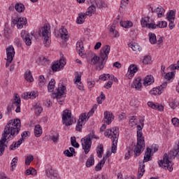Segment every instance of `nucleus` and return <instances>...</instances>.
I'll return each mask as SVG.
<instances>
[{
  "label": "nucleus",
  "mask_w": 179,
  "mask_h": 179,
  "mask_svg": "<svg viewBox=\"0 0 179 179\" xmlns=\"http://www.w3.org/2000/svg\"><path fill=\"white\" fill-rule=\"evenodd\" d=\"M22 127L20 119H14L10 120L6 125L3 133L2 134V137L0 140V156L3 155L5 152V147L6 148V145L5 143L8 139H10V138H15L17 135L20 132V128ZM8 135H10L8 137Z\"/></svg>",
  "instance_id": "obj_1"
},
{
  "label": "nucleus",
  "mask_w": 179,
  "mask_h": 179,
  "mask_svg": "<svg viewBox=\"0 0 179 179\" xmlns=\"http://www.w3.org/2000/svg\"><path fill=\"white\" fill-rule=\"evenodd\" d=\"M111 47L109 45L103 46L100 50L99 57L96 54H92L87 59V62L90 65H94L96 71H102L104 69V65L108 59V54H110Z\"/></svg>",
  "instance_id": "obj_2"
},
{
  "label": "nucleus",
  "mask_w": 179,
  "mask_h": 179,
  "mask_svg": "<svg viewBox=\"0 0 179 179\" xmlns=\"http://www.w3.org/2000/svg\"><path fill=\"white\" fill-rule=\"evenodd\" d=\"M139 122L141 125L137 126V143L134 150V157L141 156L142 152L145 150V137H143V134L142 133V128H143L145 118L140 117Z\"/></svg>",
  "instance_id": "obj_3"
},
{
  "label": "nucleus",
  "mask_w": 179,
  "mask_h": 179,
  "mask_svg": "<svg viewBox=\"0 0 179 179\" xmlns=\"http://www.w3.org/2000/svg\"><path fill=\"white\" fill-rule=\"evenodd\" d=\"M105 136L113 139L112 141L111 152L112 153H116L118 137L120 136V129L118 127H113V129H107L105 132Z\"/></svg>",
  "instance_id": "obj_4"
},
{
  "label": "nucleus",
  "mask_w": 179,
  "mask_h": 179,
  "mask_svg": "<svg viewBox=\"0 0 179 179\" xmlns=\"http://www.w3.org/2000/svg\"><path fill=\"white\" fill-rule=\"evenodd\" d=\"M93 139H99V137L94 135V131H92L81 139V145L85 155H87V153L90 152V148H92V141Z\"/></svg>",
  "instance_id": "obj_5"
},
{
  "label": "nucleus",
  "mask_w": 179,
  "mask_h": 179,
  "mask_svg": "<svg viewBox=\"0 0 179 179\" xmlns=\"http://www.w3.org/2000/svg\"><path fill=\"white\" fill-rule=\"evenodd\" d=\"M50 31H51V26L50 24H45L39 31V36L44 37L43 44L45 47H50L51 41L50 40Z\"/></svg>",
  "instance_id": "obj_6"
},
{
  "label": "nucleus",
  "mask_w": 179,
  "mask_h": 179,
  "mask_svg": "<svg viewBox=\"0 0 179 179\" xmlns=\"http://www.w3.org/2000/svg\"><path fill=\"white\" fill-rule=\"evenodd\" d=\"M96 6L98 9H103V8H107V3H104L103 0H94V3L87 8L85 15L92 16V13H96Z\"/></svg>",
  "instance_id": "obj_7"
},
{
  "label": "nucleus",
  "mask_w": 179,
  "mask_h": 179,
  "mask_svg": "<svg viewBox=\"0 0 179 179\" xmlns=\"http://www.w3.org/2000/svg\"><path fill=\"white\" fill-rule=\"evenodd\" d=\"M159 167H162L165 170H169V171H173V166L174 163L169 159V155L167 153L164 155L163 159L158 162Z\"/></svg>",
  "instance_id": "obj_8"
},
{
  "label": "nucleus",
  "mask_w": 179,
  "mask_h": 179,
  "mask_svg": "<svg viewBox=\"0 0 179 179\" xmlns=\"http://www.w3.org/2000/svg\"><path fill=\"white\" fill-rule=\"evenodd\" d=\"M20 96H19V94H15L13 104L8 106V113H12V108H13L14 106L17 107L15 109V113H20Z\"/></svg>",
  "instance_id": "obj_9"
},
{
  "label": "nucleus",
  "mask_w": 179,
  "mask_h": 179,
  "mask_svg": "<svg viewBox=\"0 0 179 179\" xmlns=\"http://www.w3.org/2000/svg\"><path fill=\"white\" fill-rule=\"evenodd\" d=\"M90 115H89V113L87 115H86V113H82L80 115L76 127V131H78V132H80V131H82L83 128V122H87V120H89Z\"/></svg>",
  "instance_id": "obj_10"
},
{
  "label": "nucleus",
  "mask_w": 179,
  "mask_h": 179,
  "mask_svg": "<svg viewBox=\"0 0 179 179\" xmlns=\"http://www.w3.org/2000/svg\"><path fill=\"white\" fill-rule=\"evenodd\" d=\"M72 113L69 110L66 109L64 111L62 115V122L66 125V127H69L73 124V120H72Z\"/></svg>",
  "instance_id": "obj_11"
},
{
  "label": "nucleus",
  "mask_w": 179,
  "mask_h": 179,
  "mask_svg": "<svg viewBox=\"0 0 179 179\" xmlns=\"http://www.w3.org/2000/svg\"><path fill=\"white\" fill-rule=\"evenodd\" d=\"M7 59L6 63V68H8L12 62L13 61V57H15V48L13 45H10L6 48Z\"/></svg>",
  "instance_id": "obj_12"
},
{
  "label": "nucleus",
  "mask_w": 179,
  "mask_h": 179,
  "mask_svg": "<svg viewBox=\"0 0 179 179\" xmlns=\"http://www.w3.org/2000/svg\"><path fill=\"white\" fill-rule=\"evenodd\" d=\"M66 91V87H65L64 85H62V87H59L57 88V93L52 94V97H53V99H57V101L59 103H61L62 101H61V99L65 96Z\"/></svg>",
  "instance_id": "obj_13"
},
{
  "label": "nucleus",
  "mask_w": 179,
  "mask_h": 179,
  "mask_svg": "<svg viewBox=\"0 0 179 179\" xmlns=\"http://www.w3.org/2000/svg\"><path fill=\"white\" fill-rule=\"evenodd\" d=\"M65 65H66L65 59H60L59 61L55 62V63L52 65V71H53V72L61 71V69H64Z\"/></svg>",
  "instance_id": "obj_14"
},
{
  "label": "nucleus",
  "mask_w": 179,
  "mask_h": 179,
  "mask_svg": "<svg viewBox=\"0 0 179 179\" xmlns=\"http://www.w3.org/2000/svg\"><path fill=\"white\" fill-rule=\"evenodd\" d=\"M33 34H34L33 32L29 34L26 31H22L21 32V37L24 41L26 45H31V36H33Z\"/></svg>",
  "instance_id": "obj_15"
},
{
  "label": "nucleus",
  "mask_w": 179,
  "mask_h": 179,
  "mask_svg": "<svg viewBox=\"0 0 179 179\" xmlns=\"http://www.w3.org/2000/svg\"><path fill=\"white\" fill-rule=\"evenodd\" d=\"M138 72V67L135 64H131L129 67L128 73L126 74L128 79H131L135 76V73Z\"/></svg>",
  "instance_id": "obj_16"
},
{
  "label": "nucleus",
  "mask_w": 179,
  "mask_h": 179,
  "mask_svg": "<svg viewBox=\"0 0 179 179\" xmlns=\"http://www.w3.org/2000/svg\"><path fill=\"white\" fill-rule=\"evenodd\" d=\"M131 87L136 89V90H142V78L138 77L131 84Z\"/></svg>",
  "instance_id": "obj_17"
},
{
  "label": "nucleus",
  "mask_w": 179,
  "mask_h": 179,
  "mask_svg": "<svg viewBox=\"0 0 179 179\" xmlns=\"http://www.w3.org/2000/svg\"><path fill=\"white\" fill-rule=\"evenodd\" d=\"M148 107H150L153 110H157V111H164V106L163 105L159 104V103H155L152 101L148 102Z\"/></svg>",
  "instance_id": "obj_18"
},
{
  "label": "nucleus",
  "mask_w": 179,
  "mask_h": 179,
  "mask_svg": "<svg viewBox=\"0 0 179 179\" xmlns=\"http://www.w3.org/2000/svg\"><path fill=\"white\" fill-rule=\"evenodd\" d=\"M82 79V75L79 73H76V77H75V83H76L79 90H84L83 89V84H82V82L80 81Z\"/></svg>",
  "instance_id": "obj_19"
},
{
  "label": "nucleus",
  "mask_w": 179,
  "mask_h": 179,
  "mask_svg": "<svg viewBox=\"0 0 179 179\" xmlns=\"http://www.w3.org/2000/svg\"><path fill=\"white\" fill-rule=\"evenodd\" d=\"M76 50H77L80 57H83L85 55V53H83V51H85V47H83V41H78L77 42Z\"/></svg>",
  "instance_id": "obj_20"
},
{
  "label": "nucleus",
  "mask_w": 179,
  "mask_h": 179,
  "mask_svg": "<svg viewBox=\"0 0 179 179\" xmlns=\"http://www.w3.org/2000/svg\"><path fill=\"white\" fill-rule=\"evenodd\" d=\"M60 34L62 40L64 41H68L69 40V35L68 34V30L64 27V26L61 27L60 29Z\"/></svg>",
  "instance_id": "obj_21"
},
{
  "label": "nucleus",
  "mask_w": 179,
  "mask_h": 179,
  "mask_svg": "<svg viewBox=\"0 0 179 179\" xmlns=\"http://www.w3.org/2000/svg\"><path fill=\"white\" fill-rule=\"evenodd\" d=\"M104 119L106 120V124H108V125H110V124H111V122H113V120H114V115L106 110L104 112Z\"/></svg>",
  "instance_id": "obj_22"
},
{
  "label": "nucleus",
  "mask_w": 179,
  "mask_h": 179,
  "mask_svg": "<svg viewBox=\"0 0 179 179\" xmlns=\"http://www.w3.org/2000/svg\"><path fill=\"white\" fill-rule=\"evenodd\" d=\"M45 173H46L47 177H48L49 178L55 179V177L56 178L58 177V174H57V173H55V171H54V169H52V167H50V168L46 169Z\"/></svg>",
  "instance_id": "obj_23"
},
{
  "label": "nucleus",
  "mask_w": 179,
  "mask_h": 179,
  "mask_svg": "<svg viewBox=\"0 0 179 179\" xmlns=\"http://www.w3.org/2000/svg\"><path fill=\"white\" fill-rule=\"evenodd\" d=\"M145 173V162H139L138 178H142Z\"/></svg>",
  "instance_id": "obj_24"
},
{
  "label": "nucleus",
  "mask_w": 179,
  "mask_h": 179,
  "mask_svg": "<svg viewBox=\"0 0 179 179\" xmlns=\"http://www.w3.org/2000/svg\"><path fill=\"white\" fill-rule=\"evenodd\" d=\"M152 83H155V78H153V76L152 75L147 76L144 79V82H143L144 86H149L152 85Z\"/></svg>",
  "instance_id": "obj_25"
},
{
  "label": "nucleus",
  "mask_w": 179,
  "mask_h": 179,
  "mask_svg": "<svg viewBox=\"0 0 179 179\" xmlns=\"http://www.w3.org/2000/svg\"><path fill=\"white\" fill-rule=\"evenodd\" d=\"M43 134V129L41 128V126L40 124H37L35 126L34 128V135L36 138H40L41 135Z\"/></svg>",
  "instance_id": "obj_26"
},
{
  "label": "nucleus",
  "mask_w": 179,
  "mask_h": 179,
  "mask_svg": "<svg viewBox=\"0 0 179 179\" xmlns=\"http://www.w3.org/2000/svg\"><path fill=\"white\" fill-rule=\"evenodd\" d=\"M15 9L18 13H22L24 12V5L22 3H16L15 5Z\"/></svg>",
  "instance_id": "obj_27"
},
{
  "label": "nucleus",
  "mask_w": 179,
  "mask_h": 179,
  "mask_svg": "<svg viewBox=\"0 0 179 179\" xmlns=\"http://www.w3.org/2000/svg\"><path fill=\"white\" fill-rule=\"evenodd\" d=\"M86 16L87 15L85 13H79L76 21L78 24H83V23H85V19H86Z\"/></svg>",
  "instance_id": "obj_28"
},
{
  "label": "nucleus",
  "mask_w": 179,
  "mask_h": 179,
  "mask_svg": "<svg viewBox=\"0 0 179 179\" xmlns=\"http://www.w3.org/2000/svg\"><path fill=\"white\" fill-rule=\"evenodd\" d=\"M129 47H130L133 51H136V52H140V51H142V48L138 43H130L129 44Z\"/></svg>",
  "instance_id": "obj_29"
},
{
  "label": "nucleus",
  "mask_w": 179,
  "mask_h": 179,
  "mask_svg": "<svg viewBox=\"0 0 179 179\" xmlns=\"http://www.w3.org/2000/svg\"><path fill=\"white\" fill-rule=\"evenodd\" d=\"M162 93H163V91L161 90L160 87H154L152 90L150 91V94H152L153 96H157L160 95Z\"/></svg>",
  "instance_id": "obj_30"
},
{
  "label": "nucleus",
  "mask_w": 179,
  "mask_h": 179,
  "mask_svg": "<svg viewBox=\"0 0 179 179\" xmlns=\"http://www.w3.org/2000/svg\"><path fill=\"white\" fill-rule=\"evenodd\" d=\"M151 153H152V149L147 148V151L145 153L143 163H146V162H149L150 160Z\"/></svg>",
  "instance_id": "obj_31"
},
{
  "label": "nucleus",
  "mask_w": 179,
  "mask_h": 179,
  "mask_svg": "<svg viewBox=\"0 0 179 179\" xmlns=\"http://www.w3.org/2000/svg\"><path fill=\"white\" fill-rule=\"evenodd\" d=\"M141 61L144 65H149L152 62V57L150 55H145L141 59Z\"/></svg>",
  "instance_id": "obj_32"
},
{
  "label": "nucleus",
  "mask_w": 179,
  "mask_h": 179,
  "mask_svg": "<svg viewBox=\"0 0 179 179\" xmlns=\"http://www.w3.org/2000/svg\"><path fill=\"white\" fill-rule=\"evenodd\" d=\"M54 89H55V80L54 78H52L48 83V90L51 93L54 92Z\"/></svg>",
  "instance_id": "obj_33"
},
{
  "label": "nucleus",
  "mask_w": 179,
  "mask_h": 179,
  "mask_svg": "<svg viewBox=\"0 0 179 179\" xmlns=\"http://www.w3.org/2000/svg\"><path fill=\"white\" fill-rule=\"evenodd\" d=\"M27 24V19L24 17L18 18V29H23V26Z\"/></svg>",
  "instance_id": "obj_34"
},
{
  "label": "nucleus",
  "mask_w": 179,
  "mask_h": 179,
  "mask_svg": "<svg viewBox=\"0 0 179 179\" xmlns=\"http://www.w3.org/2000/svg\"><path fill=\"white\" fill-rule=\"evenodd\" d=\"M94 164V155H91L90 157L87 159L86 167H92Z\"/></svg>",
  "instance_id": "obj_35"
},
{
  "label": "nucleus",
  "mask_w": 179,
  "mask_h": 179,
  "mask_svg": "<svg viewBox=\"0 0 179 179\" xmlns=\"http://www.w3.org/2000/svg\"><path fill=\"white\" fill-rule=\"evenodd\" d=\"M120 26L122 27H124V29H129L130 27H132V26H134V24L131 21H122L120 22Z\"/></svg>",
  "instance_id": "obj_36"
},
{
  "label": "nucleus",
  "mask_w": 179,
  "mask_h": 179,
  "mask_svg": "<svg viewBox=\"0 0 179 179\" xmlns=\"http://www.w3.org/2000/svg\"><path fill=\"white\" fill-rule=\"evenodd\" d=\"M166 18L169 22L174 20L176 19V11L170 10L166 15Z\"/></svg>",
  "instance_id": "obj_37"
},
{
  "label": "nucleus",
  "mask_w": 179,
  "mask_h": 179,
  "mask_svg": "<svg viewBox=\"0 0 179 179\" xmlns=\"http://www.w3.org/2000/svg\"><path fill=\"white\" fill-rule=\"evenodd\" d=\"M34 111L36 115H40L41 114V111H43V108L40 106V103H36L34 106Z\"/></svg>",
  "instance_id": "obj_38"
},
{
  "label": "nucleus",
  "mask_w": 179,
  "mask_h": 179,
  "mask_svg": "<svg viewBox=\"0 0 179 179\" xmlns=\"http://www.w3.org/2000/svg\"><path fill=\"white\" fill-rule=\"evenodd\" d=\"M149 41L151 44H156L157 43V39H156V34L152 33H149Z\"/></svg>",
  "instance_id": "obj_39"
},
{
  "label": "nucleus",
  "mask_w": 179,
  "mask_h": 179,
  "mask_svg": "<svg viewBox=\"0 0 179 179\" xmlns=\"http://www.w3.org/2000/svg\"><path fill=\"white\" fill-rule=\"evenodd\" d=\"M103 152H104L103 144L99 145L97 148L96 153L98 155V157H103Z\"/></svg>",
  "instance_id": "obj_40"
},
{
  "label": "nucleus",
  "mask_w": 179,
  "mask_h": 179,
  "mask_svg": "<svg viewBox=\"0 0 179 179\" xmlns=\"http://www.w3.org/2000/svg\"><path fill=\"white\" fill-rule=\"evenodd\" d=\"M104 100H106V95L103 92H101L100 96L96 98V101L98 104H103V101H104Z\"/></svg>",
  "instance_id": "obj_41"
},
{
  "label": "nucleus",
  "mask_w": 179,
  "mask_h": 179,
  "mask_svg": "<svg viewBox=\"0 0 179 179\" xmlns=\"http://www.w3.org/2000/svg\"><path fill=\"white\" fill-rule=\"evenodd\" d=\"M24 78L27 82H33L34 80V79L33 78V76L31 75V72L30 71L25 73Z\"/></svg>",
  "instance_id": "obj_42"
},
{
  "label": "nucleus",
  "mask_w": 179,
  "mask_h": 179,
  "mask_svg": "<svg viewBox=\"0 0 179 179\" xmlns=\"http://www.w3.org/2000/svg\"><path fill=\"white\" fill-rule=\"evenodd\" d=\"M150 18L149 17H145L141 20V26L142 27H148L149 24V20Z\"/></svg>",
  "instance_id": "obj_43"
},
{
  "label": "nucleus",
  "mask_w": 179,
  "mask_h": 179,
  "mask_svg": "<svg viewBox=\"0 0 179 179\" xmlns=\"http://www.w3.org/2000/svg\"><path fill=\"white\" fill-rule=\"evenodd\" d=\"M131 150H134V145H131L129 147H127V153L125 155L124 159L126 160H128L129 157H131Z\"/></svg>",
  "instance_id": "obj_44"
},
{
  "label": "nucleus",
  "mask_w": 179,
  "mask_h": 179,
  "mask_svg": "<svg viewBox=\"0 0 179 179\" xmlns=\"http://www.w3.org/2000/svg\"><path fill=\"white\" fill-rule=\"evenodd\" d=\"M106 163V161L104 160H101V162L99 163H98V164L95 166V170L96 171H100V170H101V168L103 167V166H104Z\"/></svg>",
  "instance_id": "obj_45"
},
{
  "label": "nucleus",
  "mask_w": 179,
  "mask_h": 179,
  "mask_svg": "<svg viewBox=\"0 0 179 179\" xmlns=\"http://www.w3.org/2000/svg\"><path fill=\"white\" fill-rule=\"evenodd\" d=\"M34 160V157L33 155H29L27 157V159L25 160V164L27 166H30V163H31Z\"/></svg>",
  "instance_id": "obj_46"
},
{
  "label": "nucleus",
  "mask_w": 179,
  "mask_h": 179,
  "mask_svg": "<svg viewBox=\"0 0 179 179\" xmlns=\"http://www.w3.org/2000/svg\"><path fill=\"white\" fill-rule=\"evenodd\" d=\"M71 142L73 148H79V143L76 142V137H71Z\"/></svg>",
  "instance_id": "obj_47"
},
{
  "label": "nucleus",
  "mask_w": 179,
  "mask_h": 179,
  "mask_svg": "<svg viewBox=\"0 0 179 179\" xmlns=\"http://www.w3.org/2000/svg\"><path fill=\"white\" fill-rule=\"evenodd\" d=\"M169 106L173 108V110H175V108H177V106H178V101L177 100L172 101L170 103Z\"/></svg>",
  "instance_id": "obj_48"
},
{
  "label": "nucleus",
  "mask_w": 179,
  "mask_h": 179,
  "mask_svg": "<svg viewBox=\"0 0 179 179\" xmlns=\"http://www.w3.org/2000/svg\"><path fill=\"white\" fill-rule=\"evenodd\" d=\"M50 139L54 142V143H58L59 139V134H57L56 135L52 136Z\"/></svg>",
  "instance_id": "obj_49"
},
{
  "label": "nucleus",
  "mask_w": 179,
  "mask_h": 179,
  "mask_svg": "<svg viewBox=\"0 0 179 179\" xmlns=\"http://www.w3.org/2000/svg\"><path fill=\"white\" fill-rule=\"evenodd\" d=\"M38 96V92L37 91H32L29 92V99H36Z\"/></svg>",
  "instance_id": "obj_50"
},
{
  "label": "nucleus",
  "mask_w": 179,
  "mask_h": 179,
  "mask_svg": "<svg viewBox=\"0 0 179 179\" xmlns=\"http://www.w3.org/2000/svg\"><path fill=\"white\" fill-rule=\"evenodd\" d=\"M157 26L159 29H164V27H167V22L162 21L161 23L157 24Z\"/></svg>",
  "instance_id": "obj_51"
},
{
  "label": "nucleus",
  "mask_w": 179,
  "mask_h": 179,
  "mask_svg": "<svg viewBox=\"0 0 179 179\" xmlns=\"http://www.w3.org/2000/svg\"><path fill=\"white\" fill-rule=\"evenodd\" d=\"M174 76V73L171 72V73H167L164 76V78L166 79V80H171V79Z\"/></svg>",
  "instance_id": "obj_52"
},
{
  "label": "nucleus",
  "mask_w": 179,
  "mask_h": 179,
  "mask_svg": "<svg viewBox=\"0 0 179 179\" xmlns=\"http://www.w3.org/2000/svg\"><path fill=\"white\" fill-rule=\"evenodd\" d=\"M87 85H88L89 89H92V87H94V85H96V82L94 80H89L87 81Z\"/></svg>",
  "instance_id": "obj_53"
},
{
  "label": "nucleus",
  "mask_w": 179,
  "mask_h": 179,
  "mask_svg": "<svg viewBox=\"0 0 179 179\" xmlns=\"http://www.w3.org/2000/svg\"><path fill=\"white\" fill-rule=\"evenodd\" d=\"M107 76L108 78H110L111 76L110 74H102L99 76L100 80H107Z\"/></svg>",
  "instance_id": "obj_54"
},
{
  "label": "nucleus",
  "mask_w": 179,
  "mask_h": 179,
  "mask_svg": "<svg viewBox=\"0 0 179 179\" xmlns=\"http://www.w3.org/2000/svg\"><path fill=\"white\" fill-rule=\"evenodd\" d=\"M30 135V132L29 131H24L22 132V134H21V139H26V138H27V136H29Z\"/></svg>",
  "instance_id": "obj_55"
},
{
  "label": "nucleus",
  "mask_w": 179,
  "mask_h": 179,
  "mask_svg": "<svg viewBox=\"0 0 179 179\" xmlns=\"http://www.w3.org/2000/svg\"><path fill=\"white\" fill-rule=\"evenodd\" d=\"M64 155H65V156H66L67 157H72V156H73V154H72V152H70L69 150H64Z\"/></svg>",
  "instance_id": "obj_56"
},
{
  "label": "nucleus",
  "mask_w": 179,
  "mask_h": 179,
  "mask_svg": "<svg viewBox=\"0 0 179 179\" xmlns=\"http://www.w3.org/2000/svg\"><path fill=\"white\" fill-rule=\"evenodd\" d=\"M22 98L24 99V100H27V99H30V92H24L22 95Z\"/></svg>",
  "instance_id": "obj_57"
},
{
  "label": "nucleus",
  "mask_w": 179,
  "mask_h": 179,
  "mask_svg": "<svg viewBox=\"0 0 179 179\" xmlns=\"http://www.w3.org/2000/svg\"><path fill=\"white\" fill-rule=\"evenodd\" d=\"M172 121V124H173L174 125H176V127H178L179 125V120L177 117H174L171 120Z\"/></svg>",
  "instance_id": "obj_58"
},
{
  "label": "nucleus",
  "mask_w": 179,
  "mask_h": 179,
  "mask_svg": "<svg viewBox=\"0 0 179 179\" xmlns=\"http://www.w3.org/2000/svg\"><path fill=\"white\" fill-rule=\"evenodd\" d=\"M164 13V8L163 7H159V10L158 11V17H162Z\"/></svg>",
  "instance_id": "obj_59"
},
{
  "label": "nucleus",
  "mask_w": 179,
  "mask_h": 179,
  "mask_svg": "<svg viewBox=\"0 0 179 179\" xmlns=\"http://www.w3.org/2000/svg\"><path fill=\"white\" fill-rule=\"evenodd\" d=\"M153 150V152H157L159 150V145L156 144H153L151 146V151Z\"/></svg>",
  "instance_id": "obj_60"
},
{
  "label": "nucleus",
  "mask_w": 179,
  "mask_h": 179,
  "mask_svg": "<svg viewBox=\"0 0 179 179\" xmlns=\"http://www.w3.org/2000/svg\"><path fill=\"white\" fill-rule=\"evenodd\" d=\"M147 27H148V29H156L157 27H158V25L154 23H148Z\"/></svg>",
  "instance_id": "obj_61"
},
{
  "label": "nucleus",
  "mask_w": 179,
  "mask_h": 179,
  "mask_svg": "<svg viewBox=\"0 0 179 179\" xmlns=\"http://www.w3.org/2000/svg\"><path fill=\"white\" fill-rule=\"evenodd\" d=\"M113 66L115 68H117V69H121V66H122V65L120 62H115V63H113Z\"/></svg>",
  "instance_id": "obj_62"
},
{
  "label": "nucleus",
  "mask_w": 179,
  "mask_h": 179,
  "mask_svg": "<svg viewBox=\"0 0 179 179\" xmlns=\"http://www.w3.org/2000/svg\"><path fill=\"white\" fill-rule=\"evenodd\" d=\"M159 87H161V90L163 92V90H164V89L167 87V81L164 82L162 85L159 86Z\"/></svg>",
  "instance_id": "obj_63"
},
{
  "label": "nucleus",
  "mask_w": 179,
  "mask_h": 179,
  "mask_svg": "<svg viewBox=\"0 0 179 179\" xmlns=\"http://www.w3.org/2000/svg\"><path fill=\"white\" fill-rule=\"evenodd\" d=\"M171 68L173 71H176V69H178L179 71V61L178 62V65H171Z\"/></svg>",
  "instance_id": "obj_64"
}]
</instances>
